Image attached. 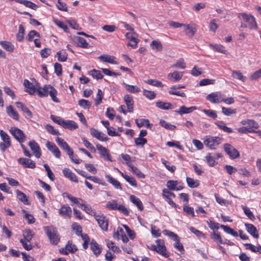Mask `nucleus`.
I'll return each mask as SVG.
<instances>
[{
	"instance_id": "f257e3e1",
	"label": "nucleus",
	"mask_w": 261,
	"mask_h": 261,
	"mask_svg": "<svg viewBox=\"0 0 261 261\" xmlns=\"http://www.w3.org/2000/svg\"><path fill=\"white\" fill-rule=\"evenodd\" d=\"M37 94L40 97H46L48 94L50 96L51 99L56 102H58L59 99L56 97L57 91L51 85H46L43 88L40 87L38 83L34 84V93Z\"/></svg>"
},
{
	"instance_id": "f03ea898",
	"label": "nucleus",
	"mask_w": 261,
	"mask_h": 261,
	"mask_svg": "<svg viewBox=\"0 0 261 261\" xmlns=\"http://www.w3.org/2000/svg\"><path fill=\"white\" fill-rule=\"evenodd\" d=\"M239 17H242L243 21L241 23V27L248 28L250 29L257 28V24L255 18L251 15L246 13H241Z\"/></svg>"
},
{
	"instance_id": "7ed1b4c3",
	"label": "nucleus",
	"mask_w": 261,
	"mask_h": 261,
	"mask_svg": "<svg viewBox=\"0 0 261 261\" xmlns=\"http://www.w3.org/2000/svg\"><path fill=\"white\" fill-rule=\"evenodd\" d=\"M50 243L57 245L60 240V237L57 229L53 226H46L44 228Z\"/></svg>"
},
{
	"instance_id": "20e7f679",
	"label": "nucleus",
	"mask_w": 261,
	"mask_h": 261,
	"mask_svg": "<svg viewBox=\"0 0 261 261\" xmlns=\"http://www.w3.org/2000/svg\"><path fill=\"white\" fill-rule=\"evenodd\" d=\"M222 138L219 137L208 136L205 139L204 143L210 149H215L222 142Z\"/></svg>"
},
{
	"instance_id": "39448f33",
	"label": "nucleus",
	"mask_w": 261,
	"mask_h": 261,
	"mask_svg": "<svg viewBox=\"0 0 261 261\" xmlns=\"http://www.w3.org/2000/svg\"><path fill=\"white\" fill-rule=\"evenodd\" d=\"M10 133L20 143H23L25 140V135L23 132L15 127H11Z\"/></svg>"
},
{
	"instance_id": "423d86ee",
	"label": "nucleus",
	"mask_w": 261,
	"mask_h": 261,
	"mask_svg": "<svg viewBox=\"0 0 261 261\" xmlns=\"http://www.w3.org/2000/svg\"><path fill=\"white\" fill-rule=\"evenodd\" d=\"M155 243L156 244V249L155 251L165 257H168L169 254L167 252L166 248L164 244V241L163 240L158 239L155 241Z\"/></svg>"
},
{
	"instance_id": "0eeeda50",
	"label": "nucleus",
	"mask_w": 261,
	"mask_h": 261,
	"mask_svg": "<svg viewBox=\"0 0 261 261\" xmlns=\"http://www.w3.org/2000/svg\"><path fill=\"white\" fill-rule=\"evenodd\" d=\"M224 149L231 159H236L240 155L239 151L229 144H225Z\"/></svg>"
},
{
	"instance_id": "6e6552de",
	"label": "nucleus",
	"mask_w": 261,
	"mask_h": 261,
	"mask_svg": "<svg viewBox=\"0 0 261 261\" xmlns=\"http://www.w3.org/2000/svg\"><path fill=\"white\" fill-rule=\"evenodd\" d=\"M94 218L97 221L99 227L103 230H108V223L106 217L103 215L94 214Z\"/></svg>"
},
{
	"instance_id": "1a4fd4ad",
	"label": "nucleus",
	"mask_w": 261,
	"mask_h": 261,
	"mask_svg": "<svg viewBox=\"0 0 261 261\" xmlns=\"http://www.w3.org/2000/svg\"><path fill=\"white\" fill-rule=\"evenodd\" d=\"M223 95L219 92H213L206 97L207 100L211 103H220L222 101Z\"/></svg>"
},
{
	"instance_id": "9d476101",
	"label": "nucleus",
	"mask_w": 261,
	"mask_h": 261,
	"mask_svg": "<svg viewBox=\"0 0 261 261\" xmlns=\"http://www.w3.org/2000/svg\"><path fill=\"white\" fill-rule=\"evenodd\" d=\"M96 148L98 150L100 156L105 160L111 161V155L109 152V150L100 144L96 145Z\"/></svg>"
},
{
	"instance_id": "9b49d317",
	"label": "nucleus",
	"mask_w": 261,
	"mask_h": 261,
	"mask_svg": "<svg viewBox=\"0 0 261 261\" xmlns=\"http://www.w3.org/2000/svg\"><path fill=\"white\" fill-rule=\"evenodd\" d=\"M46 146L47 149L51 151L57 158H60L61 156V152L56 145L49 141L46 143Z\"/></svg>"
},
{
	"instance_id": "f8f14e48",
	"label": "nucleus",
	"mask_w": 261,
	"mask_h": 261,
	"mask_svg": "<svg viewBox=\"0 0 261 261\" xmlns=\"http://www.w3.org/2000/svg\"><path fill=\"white\" fill-rule=\"evenodd\" d=\"M91 135L97 138L98 140L102 141H106L108 140L107 137L105 136V135L102 133L99 132L98 130L94 128H91L90 129Z\"/></svg>"
},
{
	"instance_id": "ddd939ff",
	"label": "nucleus",
	"mask_w": 261,
	"mask_h": 261,
	"mask_svg": "<svg viewBox=\"0 0 261 261\" xmlns=\"http://www.w3.org/2000/svg\"><path fill=\"white\" fill-rule=\"evenodd\" d=\"M123 100L127 106L128 112L132 113L134 109V100L133 96L129 94H126L124 96Z\"/></svg>"
},
{
	"instance_id": "4468645a",
	"label": "nucleus",
	"mask_w": 261,
	"mask_h": 261,
	"mask_svg": "<svg viewBox=\"0 0 261 261\" xmlns=\"http://www.w3.org/2000/svg\"><path fill=\"white\" fill-rule=\"evenodd\" d=\"M56 141L58 145L67 153L69 152H70V153H72V149L63 139L57 137L56 139Z\"/></svg>"
},
{
	"instance_id": "2eb2a0df",
	"label": "nucleus",
	"mask_w": 261,
	"mask_h": 261,
	"mask_svg": "<svg viewBox=\"0 0 261 261\" xmlns=\"http://www.w3.org/2000/svg\"><path fill=\"white\" fill-rule=\"evenodd\" d=\"M59 214L62 217L70 218L72 215V210L67 205H63L59 211Z\"/></svg>"
},
{
	"instance_id": "dca6fc26",
	"label": "nucleus",
	"mask_w": 261,
	"mask_h": 261,
	"mask_svg": "<svg viewBox=\"0 0 261 261\" xmlns=\"http://www.w3.org/2000/svg\"><path fill=\"white\" fill-rule=\"evenodd\" d=\"M63 173L64 176H65L66 178H68L70 180L75 182H78V179L76 176L69 168H65L63 169Z\"/></svg>"
},
{
	"instance_id": "f3484780",
	"label": "nucleus",
	"mask_w": 261,
	"mask_h": 261,
	"mask_svg": "<svg viewBox=\"0 0 261 261\" xmlns=\"http://www.w3.org/2000/svg\"><path fill=\"white\" fill-rule=\"evenodd\" d=\"M77 250L76 246L75 245L68 242L66 244L65 249H63L61 252L63 254L67 255L69 252L74 253Z\"/></svg>"
},
{
	"instance_id": "a211bd4d",
	"label": "nucleus",
	"mask_w": 261,
	"mask_h": 261,
	"mask_svg": "<svg viewBox=\"0 0 261 261\" xmlns=\"http://www.w3.org/2000/svg\"><path fill=\"white\" fill-rule=\"evenodd\" d=\"M99 59L104 62H107L113 64H118V63L115 61V57L108 55H102L98 57Z\"/></svg>"
},
{
	"instance_id": "6ab92c4d",
	"label": "nucleus",
	"mask_w": 261,
	"mask_h": 261,
	"mask_svg": "<svg viewBox=\"0 0 261 261\" xmlns=\"http://www.w3.org/2000/svg\"><path fill=\"white\" fill-rule=\"evenodd\" d=\"M245 227L247 231L254 238H258L259 237L258 231L256 228L252 224H245Z\"/></svg>"
},
{
	"instance_id": "aec40b11",
	"label": "nucleus",
	"mask_w": 261,
	"mask_h": 261,
	"mask_svg": "<svg viewBox=\"0 0 261 261\" xmlns=\"http://www.w3.org/2000/svg\"><path fill=\"white\" fill-rule=\"evenodd\" d=\"M178 181L176 180H168L167 182L166 186L171 190L179 191L183 189V187L177 186Z\"/></svg>"
},
{
	"instance_id": "412c9836",
	"label": "nucleus",
	"mask_w": 261,
	"mask_h": 261,
	"mask_svg": "<svg viewBox=\"0 0 261 261\" xmlns=\"http://www.w3.org/2000/svg\"><path fill=\"white\" fill-rule=\"evenodd\" d=\"M18 162L24 168H33V161L30 159L20 158L18 159Z\"/></svg>"
},
{
	"instance_id": "4be33fe9",
	"label": "nucleus",
	"mask_w": 261,
	"mask_h": 261,
	"mask_svg": "<svg viewBox=\"0 0 261 261\" xmlns=\"http://www.w3.org/2000/svg\"><path fill=\"white\" fill-rule=\"evenodd\" d=\"M105 177L107 178V181L111 184L116 189L122 190L121 184L119 181L112 177L109 175H106Z\"/></svg>"
},
{
	"instance_id": "5701e85b",
	"label": "nucleus",
	"mask_w": 261,
	"mask_h": 261,
	"mask_svg": "<svg viewBox=\"0 0 261 261\" xmlns=\"http://www.w3.org/2000/svg\"><path fill=\"white\" fill-rule=\"evenodd\" d=\"M90 248L96 256H98L101 253V247L93 240L90 243Z\"/></svg>"
},
{
	"instance_id": "b1692460",
	"label": "nucleus",
	"mask_w": 261,
	"mask_h": 261,
	"mask_svg": "<svg viewBox=\"0 0 261 261\" xmlns=\"http://www.w3.org/2000/svg\"><path fill=\"white\" fill-rule=\"evenodd\" d=\"M129 200L137 206L139 210H143L144 207L143 204L139 198L136 197L135 195H132L129 196Z\"/></svg>"
},
{
	"instance_id": "393cba45",
	"label": "nucleus",
	"mask_w": 261,
	"mask_h": 261,
	"mask_svg": "<svg viewBox=\"0 0 261 261\" xmlns=\"http://www.w3.org/2000/svg\"><path fill=\"white\" fill-rule=\"evenodd\" d=\"M7 113L10 117L13 118L15 120H18L19 115L12 106H9L7 108Z\"/></svg>"
},
{
	"instance_id": "a878e982",
	"label": "nucleus",
	"mask_w": 261,
	"mask_h": 261,
	"mask_svg": "<svg viewBox=\"0 0 261 261\" xmlns=\"http://www.w3.org/2000/svg\"><path fill=\"white\" fill-rule=\"evenodd\" d=\"M196 109V108L195 107H191L189 108H187L183 106L180 107L178 110L176 111V112L181 115L184 114L190 113Z\"/></svg>"
},
{
	"instance_id": "bb28decb",
	"label": "nucleus",
	"mask_w": 261,
	"mask_h": 261,
	"mask_svg": "<svg viewBox=\"0 0 261 261\" xmlns=\"http://www.w3.org/2000/svg\"><path fill=\"white\" fill-rule=\"evenodd\" d=\"M62 126L65 128H68L70 130L75 129L78 127L76 123L72 120H64Z\"/></svg>"
},
{
	"instance_id": "cd10ccee",
	"label": "nucleus",
	"mask_w": 261,
	"mask_h": 261,
	"mask_svg": "<svg viewBox=\"0 0 261 261\" xmlns=\"http://www.w3.org/2000/svg\"><path fill=\"white\" fill-rule=\"evenodd\" d=\"M220 129L227 133L232 132V129L226 126L225 123L222 121H218L215 123Z\"/></svg>"
},
{
	"instance_id": "c85d7f7f",
	"label": "nucleus",
	"mask_w": 261,
	"mask_h": 261,
	"mask_svg": "<svg viewBox=\"0 0 261 261\" xmlns=\"http://www.w3.org/2000/svg\"><path fill=\"white\" fill-rule=\"evenodd\" d=\"M241 123L244 125H248L249 127L252 128V129L254 130V129H256L258 127L257 123H256L255 121L251 119L242 120L241 121Z\"/></svg>"
},
{
	"instance_id": "c756f323",
	"label": "nucleus",
	"mask_w": 261,
	"mask_h": 261,
	"mask_svg": "<svg viewBox=\"0 0 261 261\" xmlns=\"http://www.w3.org/2000/svg\"><path fill=\"white\" fill-rule=\"evenodd\" d=\"M17 198L24 204H29L28 197L19 190L16 191Z\"/></svg>"
},
{
	"instance_id": "7c9ffc66",
	"label": "nucleus",
	"mask_w": 261,
	"mask_h": 261,
	"mask_svg": "<svg viewBox=\"0 0 261 261\" xmlns=\"http://www.w3.org/2000/svg\"><path fill=\"white\" fill-rule=\"evenodd\" d=\"M1 46L7 51L12 52L14 49V45L10 42L2 41L0 42Z\"/></svg>"
},
{
	"instance_id": "2f4dec72",
	"label": "nucleus",
	"mask_w": 261,
	"mask_h": 261,
	"mask_svg": "<svg viewBox=\"0 0 261 261\" xmlns=\"http://www.w3.org/2000/svg\"><path fill=\"white\" fill-rule=\"evenodd\" d=\"M155 105L158 108L162 110H169L172 108V105L170 102L159 101L156 102Z\"/></svg>"
},
{
	"instance_id": "473e14b6",
	"label": "nucleus",
	"mask_w": 261,
	"mask_h": 261,
	"mask_svg": "<svg viewBox=\"0 0 261 261\" xmlns=\"http://www.w3.org/2000/svg\"><path fill=\"white\" fill-rule=\"evenodd\" d=\"M136 123L139 127L145 125L146 127L150 128L151 126V124L149 123V120L145 119H136Z\"/></svg>"
},
{
	"instance_id": "72a5a7b5",
	"label": "nucleus",
	"mask_w": 261,
	"mask_h": 261,
	"mask_svg": "<svg viewBox=\"0 0 261 261\" xmlns=\"http://www.w3.org/2000/svg\"><path fill=\"white\" fill-rule=\"evenodd\" d=\"M150 45L152 49L156 51H161L163 49V46L161 42L158 40H153L151 42Z\"/></svg>"
},
{
	"instance_id": "f704fd0d",
	"label": "nucleus",
	"mask_w": 261,
	"mask_h": 261,
	"mask_svg": "<svg viewBox=\"0 0 261 261\" xmlns=\"http://www.w3.org/2000/svg\"><path fill=\"white\" fill-rule=\"evenodd\" d=\"M23 85L24 91L28 92L30 94L33 95V84L28 80H24Z\"/></svg>"
},
{
	"instance_id": "c9c22d12",
	"label": "nucleus",
	"mask_w": 261,
	"mask_h": 261,
	"mask_svg": "<svg viewBox=\"0 0 261 261\" xmlns=\"http://www.w3.org/2000/svg\"><path fill=\"white\" fill-rule=\"evenodd\" d=\"M123 85L126 87V90L129 92L135 93L140 91V88L136 86L130 85L125 83H123Z\"/></svg>"
},
{
	"instance_id": "e433bc0d",
	"label": "nucleus",
	"mask_w": 261,
	"mask_h": 261,
	"mask_svg": "<svg viewBox=\"0 0 261 261\" xmlns=\"http://www.w3.org/2000/svg\"><path fill=\"white\" fill-rule=\"evenodd\" d=\"M183 27H184V30L188 35L190 36H193L194 35L196 32V29L194 27L189 24H184Z\"/></svg>"
},
{
	"instance_id": "4c0bfd02",
	"label": "nucleus",
	"mask_w": 261,
	"mask_h": 261,
	"mask_svg": "<svg viewBox=\"0 0 261 261\" xmlns=\"http://www.w3.org/2000/svg\"><path fill=\"white\" fill-rule=\"evenodd\" d=\"M106 207L110 210H117L119 205L116 200H112L108 201L106 204Z\"/></svg>"
},
{
	"instance_id": "58836bf2",
	"label": "nucleus",
	"mask_w": 261,
	"mask_h": 261,
	"mask_svg": "<svg viewBox=\"0 0 261 261\" xmlns=\"http://www.w3.org/2000/svg\"><path fill=\"white\" fill-rule=\"evenodd\" d=\"M186 181L188 186L191 188H195L199 186V182L198 180H195L194 179L187 177Z\"/></svg>"
},
{
	"instance_id": "ea45409f",
	"label": "nucleus",
	"mask_w": 261,
	"mask_h": 261,
	"mask_svg": "<svg viewBox=\"0 0 261 261\" xmlns=\"http://www.w3.org/2000/svg\"><path fill=\"white\" fill-rule=\"evenodd\" d=\"M128 166L130 168L131 171L140 178H144L145 175L136 167L132 164H128Z\"/></svg>"
},
{
	"instance_id": "a19ab883",
	"label": "nucleus",
	"mask_w": 261,
	"mask_h": 261,
	"mask_svg": "<svg viewBox=\"0 0 261 261\" xmlns=\"http://www.w3.org/2000/svg\"><path fill=\"white\" fill-rule=\"evenodd\" d=\"M210 237L215 241L218 242L219 244H223V241L221 238L220 234L218 232L214 231L210 234Z\"/></svg>"
},
{
	"instance_id": "79ce46f5",
	"label": "nucleus",
	"mask_w": 261,
	"mask_h": 261,
	"mask_svg": "<svg viewBox=\"0 0 261 261\" xmlns=\"http://www.w3.org/2000/svg\"><path fill=\"white\" fill-rule=\"evenodd\" d=\"M232 76L233 77L242 81V82H245L246 79V77L243 76L242 73L238 70L233 71L232 72Z\"/></svg>"
},
{
	"instance_id": "37998d69",
	"label": "nucleus",
	"mask_w": 261,
	"mask_h": 261,
	"mask_svg": "<svg viewBox=\"0 0 261 261\" xmlns=\"http://www.w3.org/2000/svg\"><path fill=\"white\" fill-rule=\"evenodd\" d=\"M79 105L84 109H88L91 106V102L88 100L81 99L78 101Z\"/></svg>"
},
{
	"instance_id": "c03bdc74",
	"label": "nucleus",
	"mask_w": 261,
	"mask_h": 261,
	"mask_svg": "<svg viewBox=\"0 0 261 261\" xmlns=\"http://www.w3.org/2000/svg\"><path fill=\"white\" fill-rule=\"evenodd\" d=\"M145 82L149 85L157 87H163L164 86L162 82L155 80H147Z\"/></svg>"
},
{
	"instance_id": "a18cd8bd",
	"label": "nucleus",
	"mask_w": 261,
	"mask_h": 261,
	"mask_svg": "<svg viewBox=\"0 0 261 261\" xmlns=\"http://www.w3.org/2000/svg\"><path fill=\"white\" fill-rule=\"evenodd\" d=\"M160 124L164 128L170 130H174L176 128L175 125L171 124L164 120H160Z\"/></svg>"
},
{
	"instance_id": "49530a36",
	"label": "nucleus",
	"mask_w": 261,
	"mask_h": 261,
	"mask_svg": "<svg viewBox=\"0 0 261 261\" xmlns=\"http://www.w3.org/2000/svg\"><path fill=\"white\" fill-rule=\"evenodd\" d=\"M71 227L73 230L75 231L77 236H80L82 233V228L78 223L76 222L73 223L72 224Z\"/></svg>"
},
{
	"instance_id": "de8ad7c7",
	"label": "nucleus",
	"mask_w": 261,
	"mask_h": 261,
	"mask_svg": "<svg viewBox=\"0 0 261 261\" xmlns=\"http://www.w3.org/2000/svg\"><path fill=\"white\" fill-rule=\"evenodd\" d=\"M23 240L27 241V242L30 241L33 237L32 234V231L30 229H25L23 231Z\"/></svg>"
},
{
	"instance_id": "09e8293b",
	"label": "nucleus",
	"mask_w": 261,
	"mask_h": 261,
	"mask_svg": "<svg viewBox=\"0 0 261 261\" xmlns=\"http://www.w3.org/2000/svg\"><path fill=\"white\" fill-rule=\"evenodd\" d=\"M202 111L211 118L216 119L217 118V113L214 110L203 109Z\"/></svg>"
},
{
	"instance_id": "8fccbe9b",
	"label": "nucleus",
	"mask_w": 261,
	"mask_h": 261,
	"mask_svg": "<svg viewBox=\"0 0 261 261\" xmlns=\"http://www.w3.org/2000/svg\"><path fill=\"white\" fill-rule=\"evenodd\" d=\"M58 61L60 62H64L66 60L67 57V53L64 50H60L57 53Z\"/></svg>"
},
{
	"instance_id": "3c124183",
	"label": "nucleus",
	"mask_w": 261,
	"mask_h": 261,
	"mask_svg": "<svg viewBox=\"0 0 261 261\" xmlns=\"http://www.w3.org/2000/svg\"><path fill=\"white\" fill-rule=\"evenodd\" d=\"M242 208L244 211L245 214L251 220H253L255 219V217L252 213V212L250 210V209L246 206H242Z\"/></svg>"
},
{
	"instance_id": "603ef678",
	"label": "nucleus",
	"mask_w": 261,
	"mask_h": 261,
	"mask_svg": "<svg viewBox=\"0 0 261 261\" xmlns=\"http://www.w3.org/2000/svg\"><path fill=\"white\" fill-rule=\"evenodd\" d=\"M210 46L213 48L216 51H217L220 53H222L223 54H226L227 51L225 49L224 47L222 45L220 44H210Z\"/></svg>"
},
{
	"instance_id": "864d4df0",
	"label": "nucleus",
	"mask_w": 261,
	"mask_h": 261,
	"mask_svg": "<svg viewBox=\"0 0 261 261\" xmlns=\"http://www.w3.org/2000/svg\"><path fill=\"white\" fill-rule=\"evenodd\" d=\"M173 68H178L180 69H185L186 67V64L183 59H179L175 64L172 66Z\"/></svg>"
},
{
	"instance_id": "5fc2aeb1",
	"label": "nucleus",
	"mask_w": 261,
	"mask_h": 261,
	"mask_svg": "<svg viewBox=\"0 0 261 261\" xmlns=\"http://www.w3.org/2000/svg\"><path fill=\"white\" fill-rule=\"evenodd\" d=\"M45 128L49 134L53 135H58L60 134L58 130H56L52 125L49 124H46Z\"/></svg>"
},
{
	"instance_id": "6e6d98bb",
	"label": "nucleus",
	"mask_w": 261,
	"mask_h": 261,
	"mask_svg": "<svg viewBox=\"0 0 261 261\" xmlns=\"http://www.w3.org/2000/svg\"><path fill=\"white\" fill-rule=\"evenodd\" d=\"M182 76V73L179 72L177 71H174L173 73H169L168 75L169 78L170 76H171V77L174 79L175 81H179L181 79Z\"/></svg>"
},
{
	"instance_id": "4d7b16f0",
	"label": "nucleus",
	"mask_w": 261,
	"mask_h": 261,
	"mask_svg": "<svg viewBox=\"0 0 261 261\" xmlns=\"http://www.w3.org/2000/svg\"><path fill=\"white\" fill-rule=\"evenodd\" d=\"M80 205L81 206L82 209L87 213L94 216V214H96V213L92 210L91 207L90 205L85 204H81Z\"/></svg>"
},
{
	"instance_id": "13d9d810",
	"label": "nucleus",
	"mask_w": 261,
	"mask_h": 261,
	"mask_svg": "<svg viewBox=\"0 0 261 261\" xmlns=\"http://www.w3.org/2000/svg\"><path fill=\"white\" fill-rule=\"evenodd\" d=\"M54 21L57 25L63 29L65 32H68V28L67 25L64 24L62 21L57 19H54Z\"/></svg>"
},
{
	"instance_id": "bf43d9fd",
	"label": "nucleus",
	"mask_w": 261,
	"mask_h": 261,
	"mask_svg": "<svg viewBox=\"0 0 261 261\" xmlns=\"http://www.w3.org/2000/svg\"><path fill=\"white\" fill-rule=\"evenodd\" d=\"M215 83V80L204 79L199 82V85L201 86H206L208 85H213Z\"/></svg>"
},
{
	"instance_id": "052dcab7",
	"label": "nucleus",
	"mask_w": 261,
	"mask_h": 261,
	"mask_svg": "<svg viewBox=\"0 0 261 261\" xmlns=\"http://www.w3.org/2000/svg\"><path fill=\"white\" fill-rule=\"evenodd\" d=\"M238 132L240 133L246 134L247 133H256L252 128L247 126H243L238 128Z\"/></svg>"
},
{
	"instance_id": "680f3d73",
	"label": "nucleus",
	"mask_w": 261,
	"mask_h": 261,
	"mask_svg": "<svg viewBox=\"0 0 261 261\" xmlns=\"http://www.w3.org/2000/svg\"><path fill=\"white\" fill-rule=\"evenodd\" d=\"M107 246L110 249H111L114 252H118L120 251L118 247L114 245V243L113 242L109 240L107 241Z\"/></svg>"
},
{
	"instance_id": "e2e57ef3",
	"label": "nucleus",
	"mask_w": 261,
	"mask_h": 261,
	"mask_svg": "<svg viewBox=\"0 0 261 261\" xmlns=\"http://www.w3.org/2000/svg\"><path fill=\"white\" fill-rule=\"evenodd\" d=\"M205 158L210 166L213 167L215 166L216 164H217L216 161L213 158H212V153H208L205 156Z\"/></svg>"
},
{
	"instance_id": "0e129e2a",
	"label": "nucleus",
	"mask_w": 261,
	"mask_h": 261,
	"mask_svg": "<svg viewBox=\"0 0 261 261\" xmlns=\"http://www.w3.org/2000/svg\"><path fill=\"white\" fill-rule=\"evenodd\" d=\"M143 95L146 96L147 98L151 100L155 98V93L151 91L147 90L145 89L143 90Z\"/></svg>"
},
{
	"instance_id": "69168bd1",
	"label": "nucleus",
	"mask_w": 261,
	"mask_h": 261,
	"mask_svg": "<svg viewBox=\"0 0 261 261\" xmlns=\"http://www.w3.org/2000/svg\"><path fill=\"white\" fill-rule=\"evenodd\" d=\"M137 34L135 31L132 32L131 33L127 32L125 34V37L130 41H133L137 39H138L137 38Z\"/></svg>"
},
{
	"instance_id": "338daca9",
	"label": "nucleus",
	"mask_w": 261,
	"mask_h": 261,
	"mask_svg": "<svg viewBox=\"0 0 261 261\" xmlns=\"http://www.w3.org/2000/svg\"><path fill=\"white\" fill-rule=\"evenodd\" d=\"M217 21H218V20L216 19H214L211 21L209 26L210 31L213 32H215L216 30L219 27V24L217 23Z\"/></svg>"
},
{
	"instance_id": "774afa93",
	"label": "nucleus",
	"mask_w": 261,
	"mask_h": 261,
	"mask_svg": "<svg viewBox=\"0 0 261 261\" xmlns=\"http://www.w3.org/2000/svg\"><path fill=\"white\" fill-rule=\"evenodd\" d=\"M91 75L94 79H96L97 80L101 79L103 77V75L101 73L100 71L99 70H96L95 69H93L91 71Z\"/></svg>"
}]
</instances>
